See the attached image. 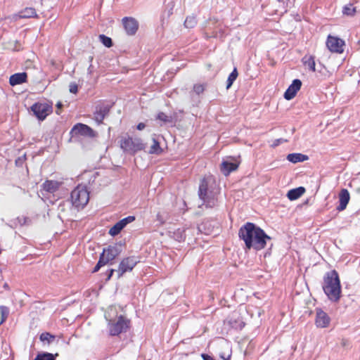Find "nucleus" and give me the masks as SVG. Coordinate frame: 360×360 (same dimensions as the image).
Returning <instances> with one entry per match:
<instances>
[{"label": "nucleus", "instance_id": "412c9836", "mask_svg": "<svg viewBox=\"0 0 360 360\" xmlns=\"http://www.w3.org/2000/svg\"><path fill=\"white\" fill-rule=\"evenodd\" d=\"M287 160L290 162L297 163L308 160V157L302 153H290L287 155Z\"/></svg>", "mask_w": 360, "mask_h": 360}, {"label": "nucleus", "instance_id": "2f4dec72", "mask_svg": "<svg viewBox=\"0 0 360 360\" xmlns=\"http://www.w3.org/2000/svg\"><path fill=\"white\" fill-rule=\"evenodd\" d=\"M304 65L312 72H315V60L313 56H309L304 61Z\"/></svg>", "mask_w": 360, "mask_h": 360}, {"label": "nucleus", "instance_id": "5701e85b", "mask_svg": "<svg viewBox=\"0 0 360 360\" xmlns=\"http://www.w3.org/2000/svg\"><path fill=\"white\" fill-rule=\"evenodd\" d=\"M153 143L150 147L149 153L150 154H160L162 151L159 141L155 138L153 137L152 139Z\"/></svg>", "mask_w": 360, "mask_h": 360}, {"label": "nucleus", "instance_id": "cd10ccee", "mask_svg": "<svg viewBox=\"0 0 360 360\" xmlns=\"http://www.w3.org/2000/svg\"><path fill=\"white\" fill-rule=\"evenodd\" d=\"M196 24L197 20L193 15L188 16L184 21V26L189 29L194 27Z\"/></svg>", "mask_w": 360, "mask_h": 360}, {"label": "nucleus", "instance_id": "58836bf2", "mask_svg": "<svg viewBox=\"0 0 360 360\" xmlns=\"http://www.w3.org/2000/svg\"><path fill=\"white\" fill-rule=\"evenodd\" d=\"M102 263L103 262L102 261H98L97 264L96 265V266L94 267V270H93V272H97L101 267L103 266L102 265Z\"/></svg>", "mask_w": 360, "mask_h": 360}, {"label": "nucleus", "instance_id": "c756f323", "mask_svg": "<svg viewBox=\"0 0 360 360\" xmlns=\"http://www.w3.org/2000/svg\"><path fill=\"white\" fill-rule=\"evenodd\" d=\"M0 313L1 316L0 324H2L6 321L9 315V309L6 306H0Z\"/></svg>", "mask_w": 360, "mask_h": 360}, {"label": "nucleus", "instance_id": "f3484780", "mask_svg": "<svg viewBox=\"0 0 360 360\" xmlns=\"http://www.w3.org/2000/svg\"><path fill=\"white\" fill-rule=\"evenodd\" d=\"M27 75L26 72H19L12 75L9 78V84L11 86L21 84L27 81Z\"/></svg>", "mask_w": 360, "mask_h": 360}, {"label": "nucleus", "instance_id": "a18cd8bd", "mask_svg": "<svg viewBox=\"0 0 360 360\" xmlns=\"http://www.w3.org/2000/svg\"><path fill=\"white\" fill-rule=\"evenodd\" d=\"M281 141V139H277L276 140L275 143H274V146H278V143Z\"/></svg>", "mask_w": 360, "mask_h": 360}, {"label": "nucleus", "instance_id": "423d86ee", "mask_svg": "<svg viewBox=\"0 0 360 360\" xmlns=\"http://www.w3.org/2000/svg\"><path fill=\"white\" fill-rule=\"evenodd\" d=\"M120 147L124 152L134 154L144 148V144L141 139L130 136L122 137L120 140Z\"/></svg>", "mask_w": 360, "mask_h": 360}, {"label": "nucleus", "instance_id": "49530a36", "mask_svg": "<svg viewBox=\"0 0 360 360\" xmlns=\"http://www.w3.org/2000/svg\"><path fill=\"white\" fill-rule=\"evenodd\" d=\"M243 326H244V323L243 322H241L240 324V328H242Z\"/></svg>", "mask_w": 360, "mask_h": 360}, {"label": "nucleus", "instance_id": "37998d69", "mask_svg": "<svg viewBox=\"0 0 360 360\" xmlns=\"http://www.w3.org/2000/svg\"><path fill=\"white\" fill-rule=\"evenodd\" d=\"M62 106H63V105L60 102H58L57 103L56 107H57L58 110L56 112L58 115H60V112L59 111V109H60L62 108Z\"/></svg>", "mask_w": 360, "mask_h": 360}, {"label": "nucleus", "instance_id": "4c0bfd02", "mask_svg": "<svg viewBox=\"0 0 360 360\" xmlns=\"http://www.w3.org/2000/svg\"><path fill=\"white\" fill-rule=\"evenodd\" d=\"M98 261L103 262V263H102L103 266H105V264L111 262L108 258H106L105 253L101 254Z\"/></svg>", "mask_w": 360, "mask_h": 360}, {"label": "nucleus", "instance_id": "6ab92c4d", "mask_svg": "<svg viewBox=\"0 0 360 360\" xmlns=\"http://www.w3.org/2000/svg\"><path fill=\"white\" fill-rule=\"evenodd\" d=\"M102 253H105L106 258L112 262L120 255V251L116 246L110 245L104 248Z\"/></svg>", "mask_w": 360, "mask_h": 360}, {"label": "nucleus", "instance_id": "ddd939ff", "mask_svg": "<svg viewBox=\"0 0 360 360\" xmlns=\"http://www.w3.org/2000/svg\"><path fill=\"white\" fill-rule=\"evenodd\" d=\"M301 86V80L299 79H294L284 93V98L288 101L292 99L296 96Z\"/></svg>", "mask_w": 360, "mask_h": 360}, {"label": "nucleus", "instance_id": "6e6552de", "mask_svg": "<svg viewBox=\"0 0 360 360\" xmlns=\"http://www.w3.org/2000/svg\"><path fill=\"white\" fill-rule=\"evenodd\" d=\"M139 262L137 257L134 256L124 258L120 263L117 270H116L118 278L122 276L124 273L132 271Z\"/></svg>", "mask_w": 360, "mask_h": 360}, {"label": "nucleus", "instance_id": "393cba45", "mask_svg": "<svg viewBox=\"0 0 360 360\" xmlns=\"http://www.w3.org/2000/svg\"><path fill=\"white\" fill-rule=\"evenodd\" d=\"M34 360H56L55 356L49 352L39 353Z\"/></svg>", "mask_w": 360, "mask_h": 360}, {"label": "nucleus", "instance_id": "c85d7f7f", "mask_svg": "<svg viewBox=\"0 0 360 360\" xmlns=\"http://www.w3.org/2000/svg\"><path fill=\"white\" fill-rule=\"evenodd\" d=\"M342 13L344 15L353 16L356 13V8L349 4L343 7Z\"/></svg>", "mask_w": 360, "mask_h": 360}, {"label": "nucleus", "instance_id": "aec40b11", "mask_svg": "<svg viewBox=\"0 0 360 360\" xmlns=\"http://www.w3.org/2000/svg\"><path fill=\"white\" fill-rule=\"evenodd\" d=\"M305 192V188L302 186L290 190L287 193V197L290 200H295L301 197Z\"/></svg>", "mask_w": 360, "mask_h": 360}, {"label": "nucleus", "instance_id": "7ed1b4c3", "mask_svg": "<svg viewBox=\"0 0 360 360\" xmlns=\"http://www.w3.org/2000/svg\"><path fill=\"white\" fill-rule=\"evenodd\" d=\"M323 290L328 298L334 302L339 301L341 285L338 272L333 270L327 272L323 277Z\"/></svg>", "mask_w": 360, "mask_h": 360}, {"label": "nucleus", "instance_id": "79ce46f5", "mask_svg": "<svg viewBox=\"0 0 360 360\" xmlns=\"http://www.w3.org/2000/svg\"><path fill=\"white\" fill-rule=\"evenodd\" d=\"M202 357L204 360H214L213 359V358H212L210 356L207 355V354H202Z\"/></svg>", "mask_w": 360, "mask_h": 360}, {"label": "nucleus", "instance_id": "b1692460", "mask_svg": "<svg viewBox=\"0 0 360 360\" xmlns=\"http://www.w3.org/2000/svg\"><path fill=\"white\" fill-rule=\"evenodd\" d=\"M37 16L36 11L33 8H26L19 14L20 18H29Z\"/></svg>", "mask_w": 360, "mask_h": 360}, {"label": "nucleus", "instance_id": "a19ab883", "mask_svg": "<svg viewBox=\"0 0 360 360\" xmlns=\"http://www.w3.org/2000/svg\"><path fill=\"white\" fill-rule=\"evenodd\" d=\"M115 270L112 269H110L108 271V274L107 280H110V278L112 277V276L113 273L115 272Z\"/></svg>", "mask_w": 360, "mask_h": 360}, {"label": "nucleus", "instance_id": "c03bdc74", "mask_svg": "<svg viewBox=\"0 0 360 360\" xmlns=\"http://www.w3.org/2000/svg\"><path fill=\"white\" fill-rule=\"evenodd\" d=\"M220 357L224 360H229V359L231 358V355L229 354L227 357H226L224 354H220Z\"/></svg>", "mask_w": 360, "mask_h": 360}, {"label": "nucleus", "instance_id": "ea45409f", "mask_svg": "<svg viewBox=\"0 0 360 360\" xmlns=\"http://www.w3.org/2000/svg\"><path fill=\"white\" fill-rule=\"evenodd\" d=\"M145 127H146V124L144 123L141 122V123L138 124L136 128L138 130H143L145 128Z\"/></svg>", "mask_w": 360, "mask_h": 360}, {"label": "nucleus", "instance_id": "dca6fc26", "mask_svg": "<svg viewBox=\"0 0 360 360\" xmlns=\"http://www.w3.org/2000/svg\"><path fill=\"white\" fill-rule=\"evenodd\" d=\"M61 184L62 183L58 181L46 180L42 184L41 188L47 193H53L59 189Z\"/></svg>", "mask_w": 360, "mask_h": 360}, {"label": "nucleus", "instance_id": "c9c22d12", "mask_svg": "<svg viewBox=\"0 0 360 360\" xmlns=\"http://www.w3.org/2000/svg\"><path fill=\"white\" fill-rule=\"evenodd\" d=\"M204 91L205 86L203 84H197L193 86V91L198 95L202 94Z\"/></svg>", "mask_w": 360, "mask_h": 360}, {"label": "nucleus", "instance_id": "f03ea898", "mask_svg": "<svg viewBox=\"0 0 360 360\" xmlns=\"http://www.w3.org/2000/svg\"><path fill=\"white\" fill-rule=\"evenodd\" d=\"M219 188L212 176H207L200 182L198 195L203 205L207 208H213L219 205Z\"/></svg>", "mask_w": 360, "mask_h": 360}, {"label": "nucleus", "instance_id": "4be33fe9", "mask_svg": "<svg viewBox=\"0 0 360 360\" xmlns=\"http://www.w3.org/2000/svg\"><path fill=\"white\" fill-rule=\"evenodd\" d=\"M185 232L186 229L184 228H179L172 233L171 236L176 241L181 242L186 238Z\"/></svg>", "mask_w": 360, "mask_h": 360}, {"label": "nucleus", "instance_id": "0eeeda50", "mask_svg": "<svg viewBox=\"0 0 360 360\" xmlns=\"http://www.w3.org/2000/svg\"><path fill=\"white\" fill-rule=\"evenodd\" d=\"M31 109L36 117L40 120H44L53 110L52 105L46 103H34L31 107Z\"/></svg>", "mask_w": 360, "mask_h": 360}, {"label": "nucleus", "instance_id": "72a5a7b5", "mask_svg": "<svg viewBox=\"0 0 360 360\" xmlns=\"http://www.w3.org/2000/svg\"><path fill=\"white\" fill-rule=\"evenodd\" d=\"M135 220L134 216H128L121 220H120L118 222L122 224L124 227H125L128 224L133 222Z\"/></svg>", "mask_w": 360, "mask_h": 360}, {"label": "nucleus", "instance_id": "473e14b6", "mask_svg": "<svg viewBox=\"0 0 360 360\" xmlns=\"http://www.w3.org/2000/svg\"><path fill=\"white\" fill-rule=\"evenodd\" d=\"M39 339L42 342L47 341L48 343H51L55 340V336L49 333H43L40 335Z\"/></svg>", "mask_w": 360, "mask_h": 360}, {"label": "nucleus", "instance_id": "2eb2a0df", "mask_svg": "<svg viewBox=\"0 0 360 360\" xmlns=\"http://www.w3.org/2000/svg\"><path fill=\"white\" fill-rule=\"evenodd\" d=\"M349 199L350 195L349 191L346 188H342L339 193V205L336 208L337 210L341 212L345 210Z\"/></svg>", "mask_w": 360, "mask_h": 360}, {"label": "nucleus", "instance_id": "4468645a", "mask_svg": "<svg viewBox=\"0 0 360 360\" xmlns=\"http://www.w3.org/2000/svg\"><path fill=\"white\" fill-rule=\"evenodd\" d=\"M330 319L328 315L321 309H316V325L319 328H326L328 326Z\"/></svg>", "mask_w": 360, "mask_h": 360}, {"label": "nucleus", "instance_id": "20e7f679", "mask_svg": "<svg viewBox=\"0 0 360 360\" xmlns=\"http://www.w3.org/2000/svg\"><path fill=\"white\" fill-rule=\"evenodd\" d=\"M72 205L77 210L83 209L89 200V193L85 186L78 185L71 192Z\"/></svg>", "mask_w": 360, "mask_h": 360}, {"label": "nucleus", "instance_id": "e433bc0d", "mask_svg": "<svg viewBox=\"0 0 360 360\" xmlns=\"http://www.w3.org/2000/svg\"><path fill=\"white\" fill-rule=\"evenodd\" d=\"M69 91L72 94H77L78 91V85L75 82H71L69 85Z\"/></svg>", "mask_w": 360, "mask_h": 360}, {"label": "nucleus", "instance_id": "a211bd4d", "mask_svg": "<svg viewBox=\"0 0 360 360\" xmlns=\"http://www.w3.org/2000/svg\"><path fill=\"white\" fill-rule=\"evenodd\" d=\"M238 164L229 160H224L221 163V170L225 175H229L231 172L236 170Z\"/></svg>", "mask_w": 360, "mask_h": 360}, {"label": "nucleus", "instance_id": "a878e982", "mask_svg": "<svg viewBox=\"0 0 360 360\" xmlns=\"http://www.w3.org/2000/svg\"><path fill=\"white\" fill-rule=\"evenodd\" d=\"M238 71L237 69L235 68L231 72V74L229 75L228 79L226 81V89H229L234 81L238 77Z\"/></svg>", "mask_w": 360, "mask_h": 360}, {"label": "nucleus", "instance_id": "9b49d317", "mask_svg": "<svg viewBox=\"0 0 360 360\" xmlns=\"http://www.w3.org/2000/svg\"><path fill=\"white\" fill-rule=\"evenodd\" d=\"M70 133L72 136L82 135L89 137L94 136V130L89 126L82 123L75 124L71 129Z\"/></svg>", "mask_w": 360, "mask_h": 360}, {"label": "nucleus", "instance_id": "f8f14e48", "mask_svg": "<svg viewBox=\"0 0 360 360\" xmlns=\"http://www.w3.org/2000/svg\"><path fill=\"white\" fill-rule=\"evenodd\" d=\"M122 21L126 33L128 35H134L139 28L138 21L131 17H124Z\"/></svg>", "mask_w": 360, "mask_h": 360}, {"label": "nucleus", "instance_id": "bb28decb", "mask_svg": "<svg viewBox=\"0 0 360 360\" xmlns=\"http://www.w3.org/2000/svg\"><path fill=\"white\" fill-rule=\"evenodd\" d=\"M124 227L122 226L120 222H117L109 230V234L112 236L118 235Z\"/></svg>", "mask_w": 360, "mask_h": 360}, {"label": "nucleus", "instance_id": "f257e3e1", "mask_svg": "<svg viewBox=\"0 0 360 360\" xmlns=\"http://www.w3.org/2000/svg\"><path fill=\"white\" fill-rule=\"evenodd\" d=\"M238 237L244 242L245 250L252 248L261 250L266 245L267 240H271L263 229L251 222H247L240 228Z\"/></svg>", "mask_w": 360, "mask_h": 360}, {"label": "nucleus", "instance_id": "f704fd0d", "mask_svg": "<svg viewBox=\"0 0 360 360\" xmlns=\"http://www.w3.org/2000/svg\"><path fill=\"white\" fill-rule=\"evenodd\" d=\"M157 119L165 123L170 122L172 121L171 117L167 116L165 113L162 112L158 114Z\"/></svg>", "mask_w": 360, "mask_h": 360}, {"label": "nucleus", "instance_id": "39448f33", "mask_svg": "<svg viewBox=\"0 0 360 360\" xmlns=\"http://www.w3.org/2000/svg\"><path fill=\"white\" fill-rule=\"evenodd\" d=\"M130 321L122 315L117 317V319L110 320L108 322L109 333L112 336L118 335L122 333H125L129 327Z\"/></svg>", "mask_w": 360, "mask_h": 360}, {"label": "nucleus", "instance_id": "1a4fd4ad", "mask_svg": "<svg viewBox=\"0 0 360 360\" xmlns=\"http://www.w3.org/2000/svg\"><path fill=\"white\" fill-rule=\"evenodd\" d=\"M326 46L331 52L342 53L344 51L345 41L338 37L329 35Z\"/></svg>", "mask_w": 360, "mask_h": 360}, {"label": "nucleus", "instance_id": "7c9ffc66", "mask_svg": "<svg viewBox=\"0 0 360 360\" xmlns=\"http://www.w3.org/2000/svg\"><path fill=\"white\" fill-rule=\"evenodd\" d=\"M100 41L106 47L110 48L112 46V41L110 37L105 36V34H100Z\"/></svg>", "mask_w": 360, "mask_h": 360}, {"label": "nucleus", "instance_id": "9d476101", "mask_svg": "<svg viewBox=\"0 0 360 360\" xmlns=\"http://www.w3.org/2000/svg\"><path fill=\"white\" fill-rule=\"evenodd\" d=\"M111 105L105 103H101L96 105L94 113V120L98 124H101L106 115H108Z\"/></svg>", "mask_w": 360, "mask_h": 360}]
</instances>
